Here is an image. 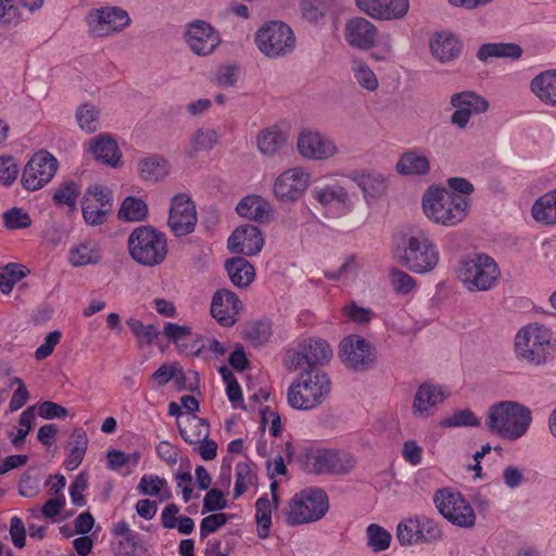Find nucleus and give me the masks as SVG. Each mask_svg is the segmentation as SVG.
Returning a JSON list of instances; mask_svg holds the SVG:
<instances>
[{
    "label": "nucleus",
    "instance_id": "nucleus-54",
    "mask_svg": "<svg viewBox=\"0 0 556 556\" xmlns=\"http://www.w3.org/2000/svg\"><path fill=\"white\" fill-rule=\"evenodd\" d=\"M3 223L10 230L25 229L31 225V218L23 208L12 207L3 214Z\"/></svg>",
    "mask_w": 556,
    "mask_h": 556
},
{
    "label": "nucleus",
    "instance_id": "nucleus-53",
    "mask_svg": "<svg viewBox=\"0 0 556 556\" xmlns=\"http://www.w3.org/2000/svg\"><path fill=\"white\" fill-rule=\"evenodd\" d=\"M479 425H480V420L468 408L457 410L453 415H451L440 421V426L443 428L477 427Z\"/></svg>",
    "mask_w": 556,
    "mask_h": 556
},
{
    "label": "nucleus",
    "instance_id": "nucleus-32",
    "mask_svg": "<svg viewBox=\"0 0 556 556\" xmlns=\"http://www.w3.org/2000/svg\"><path fill=\"white\" fill-rule=\"evenodd\" d=\"M177 426L181 438L189 444L204 441L210 435V425L195 415H188L177 420Z\"/></svg>",
    "mask_w": 556,
    "mask_h": 556
},
{
    "label": "nucleus",
    "instance_id": "nucleus-11",
    "mask_svg": "<svg viewBox=\"0 0 556 556\" xmlns=\"http://www.w3.org/2000/svg\"><path fill=\"white\" fill-rule=\"evenodd\" d=\"M439 513L454 526L470 529L476 523V514L471 505L459 492L440 489L433 495Z\"/></svg>",
    "mask_w": 556,
    "mask_h": 556
},
{
    "label": "nucleus",
    "instance_id": "nucleus-38",
    "mask_svg": "<svg viewBox=\"0 0 556 556\" xmlns=\"http://www.w3.org/2000/svg\"><path fill=\"white\" fill-rule=\"evenodd\" d=\"M313 194L314 198L324 206L332 203H339L346 206L350 203V197L346 189L338 182H330L316 187Z\"/></svg>",
    "mask_w": 556,
    "mask_h": 556
},
{
    "label": "nucleus",
    "instance_id": "nucleus-41",
    "mask_svg": "<svg viewBox=\"0 0 556 556\" xmlns=\"http://www.w3.org/2000/svg\"><path fill=\"white\" fill-rule=\"evenodd\" d=\"M217 132L211 128H199L197 129L186 148V154L189 157H193L198 152L210 151L217 143Z\"/></svg>",
    "mask_w": 556,
    "mask_h": 556
},
{
    "label": "nucleus",
    "instance_id": "nucleus-27",
    "mask_svg": "<svg viewBox=\"0 0 556 556\" xmlns=\"http://www.w3.org/2000/svg\"><path fill=\"white\" fill-rule=\"evenodd\" d=\"M264 239L258 227L243 225L237 228L228 239V248L239 254L256 255L263 248Z\"/></svg>",
    "mask_w": 556,
    "mask_h": 556
},
{
    "label": "nucleus",
    "instance_id": "nucleus-35",
    "mask_svg": "<svg viewBox=\"0 0 556 556\" xmlns=\"http://www.w3.org/2000/svg\"><path fill=\"white\" fill-rule=\"evenodd\" d=\"M521 56V47L517 43H484L477 51L479 61L486 63L492 58L518 60Z\"/></svg>",
    "mask_w": 556,
    "mask_h": 556
},
{
    "label": "nucleus",
    "instance_id": "nucleus-30",
    "mask_svg": "<svg viewBox=\"0 0 556 556\" xmlns=\"http://www.w3.org/2000/svg\"><path fill=\"white\" fill-rule=\"evenodd\" d=\"M429 46L432 55L441 62H448L457 58L462 50L460 41L448 31L432 35Z\"/></svg>",
    "mask_w": 556,
    "mask_h": 556
},
{
    "label": "nucleus",
    "instance_id": "nucleus-56",
    "mask_svg": "<svg viewBox=\"0 0 556 556\" xmlns=\"http://www.w3.org/2000/svg\"><path fill=\"white\" fill-rule=\"evenodd\" d=\"M420 542L431 543L441 539L442 532L438 523L428 517H416Z\"/></svg>",
    "mask_w": 556,
    "mask_h": 556
},
{
    "label": "nucleus",
    "instance_id": "nucleus-15",
    "mask_svg": "<svg viewBox=\"0 0 556 556\" xmlns=\"http://www.w3.org/2000/svg\"><path fill=\"white\" fill-rule=\"evenodd\" d=\"M339 355L344 365L356 371L370 368L375 354L368 341L359 336H349L340 343Z\"/></svg>",
    "mask_w": 556,
    "mask_h": 556
},
{
    "label": "nucleus",
    "instance_id": "nucleus-22",
    "mask_svg": "<svg viewBox=\"0 0 556 556\" xmlns=\"http://www.w3.org/2000/svg\"><path fill=\"white\" fill-rule=\"evenodd\" d=\"M241 308L242 303L235 292L220 289L214 293L211 314L222 326H232Z\"/></svg>",
    "mask_w": 556,
    "mask_h": 556
},
{
    "label": "nucleus",
    "instance_id": "nucleus-19",
    "mask_svg": "<svg viewBox=\"0 0 556 556\" xmlns=\"http://www.w3.org/2000/svg\"><path fill=\"white\" fill-rule=\"evenodd\" d=\"M447 399V393L441 386L425 382L415 392L412 414L419 419H428L433 416L441 404Z\"/></svg>",
    "mask_w": 556,
    "mask_h": 556
},
{
    "label": "nucleus",
    "instance_id": "nucleus-25",
    "mask_svg": "<svg viewBox=\"0 0 556 556\" xmlns=\"http://www.w3.org/2000/svg\"><path fill=\"white\" fill-rule=\"evenodd\" d=\"M298 149L304 157L312 160H326L338 152L331 139L313 131H304L299 136Z\"/></svg>",
    "mask_w": 556,
    "mask_h": 556
},
{
    "label": "nucleus",
    "instance_id": "nucleus-59",
    "mask_svg": "<svg viewBox=\"0 0 556 556\" xmlns=\"http://www.w3.org/2000/svg\"><path fill=\"white\" fill-rule=\"evenodd\" d=\"M18 165L16 161L8 155L0 156V182L4 186L12 185L18 175Z\"/></svg>",
    "mask_w": 556,
    "mask_h": 556
},
{
    "label": "nucleus",
    "instance_id": "nucleus-23",
    "mask_svg": "<svg viewBox=\"0 0 556 556\" xmlns=\"http://www.w3.org/2000/svg\"><path fill=\"white\" fill-rule=\"evenodd\" d=\"M377 35L376 26L365 17H353L344 26L346 42L359 50H369L375 47Z\"/></svg>",
    "mask_w": 556,
    "mask_h": 556
},
{
    "label": "nucleus",
    "instance_id": "nucleus-61",
    "mask_svg": "<svg viewBox=\"0 0 556 556\" xmlns=\"http://www.w3.org/2000/svg\"><path fill=\"white\" fill-rule=\"evenodd\" d=\"M164 334L166 338L175 343L177 348L186 341L189 337H192L191 328L187 325H178L175 323H167L164 327Z\"/></svg>",
    "mask_w": 556,
    "mask_h": 556
},
{
    "label": "nucleus",
    "instance_id": "nucleus-47",
    "mask_svg": "<svg viewBox=\"0 0 556 556\" xmlns=\"http://www.w3.org/2000/svg\"><path fill=\"white\" fill-rule=\"evenodd\" d=\"M76 119L81 130L92 134L98 129L99 111L90 103H84L76 111Z\"/></svg>",
    "mask_w": 556,
    "mask_h": 556
},
{
    "label": "nucleus",
    "instance_id": "nucleus-10",
    "mask_svg": "<svg viewBox=\"0 0 556 556\" xmlns=\"http://www.w3.org/2000/svg\"><path fill=\"white\" fill-rule=\"evenodd\" d=\"M304 465L307 471L318 475H345L354 469L356 459L344 451L317 448L305 453Z\"/></svg>",
    "mask_w": 556,
    "mask_h": 556
},
{
    "label": "nucleus",
    "instance_id": "nucleus-40",
    "mask_svg": "<svg viewBox=\"0 0 556 556\" xmlns=\"http://www.w3.org/2000/svg\"><path fill=\"white\" fill-rule=\"evenodd\" d=\"M70 445V453L64 462V466L67 470L72 471L81 464L85 456L88 445L86 432L81 429H75L71 434Z\"/></svg>",
    "mask_w": 556,
    "mask_h": 556
},
{
    "label": "nucleus",
    "instance_id": "nucleus-3",
    "mask_svg": "<svg viewBox=\"0 0 556 556\" xmlns=\"http://www.w3.org/2000/svg\"><path fill=\"white\" fill-rule=\"evenodd\" d=\"M127 244L130 257L146 267L162 264L168 253L165 233L152 226L135 228L128 237Z\"/></svg>",
    "mask_w": 556,
    "mask_h": 556
},
{
    "label": "nucleus",
    "instance_id": "nucleus-26",
    "mask_svg": "<svg viewBox=\"0 0 556 556\" xmlns=\"http://www.w3.org/2000/svg\"><path fill=\"white\" fill-rule=\"evenodd\" d=\"M351 180L362 190L366 204H374L384 197L389 189L388 178L378 172H356Z\"/></svg>",
    "mask_w": 556,
    "mask_h": 556
},
{
    "label": "nucleus",
    "instance_id": "nucleus-2",
    "mask_svg": "<svg viewBox=\"0 0 556 556\" xmlns=\"http://www.w3.org/2000/svg\"><path fill=\"white\" fill-rule=\"evenodd\" d=\"M469 208V200L445 188L430 187L422 195V210L435 224L453 227L462 223Z\"/></svg>",
    "mask_w": 556,
    "mask_h": 556
},
{
    "label": "nucleus",
    "instance_id": "nucleus-24",
    "mask_svg": "<svg viewBox=\"0 0 556 556\" xmlns=\"http://www.w3.org/2000/svg\"><path fill=\"white\" fill-rule=\"evenodd\" d=\"M87 152L97 162L112 168H117L122 165V151L115 138L110 134H100L91 138L87 146Z\"/></svg>",
    "mask_w": 556,
    "mask_h": 556
},
{
    "label": "nucleus",
    "instance_id": "nucleus-45",
    "mask_svg": "<svg viewBox=\"0 0 556 556\" xmlns=\"http://www.w3.org/2000/svg\"><path fill=\"white\" fill-rule=\"evenodd\" d=\"M355 81L368 91L378 89L379 81L374 71L363 61L354 59L351 65Z\"/></svg>",
    "mask_w": 556,
    "mask_h": 556
},
{
    "label": "nucleus",
    "instance_id": "nucleus-57",
    "mask_svg": "<svg viewBox=\"0 0 556 556\" xmlns=\"http://www.w3.org/2000/svg\"><path fill=\"white\" fill-rule=\"evenodd\" d=\"M34 406L25 409L21 415L18 422L21 428L17 430L16 434L12 438L11 442L16 448H21L25 438L31 429L33 421L35 419Z\"/></svg>",
    "mask_w": 556,
    "mask_h": 556
},
{
    "label": "nucleus",
    "instance_id": "nucleus-48",
    "mask_svg": "<svg viewBox=\"0 0 556 556\" xmlns=\"http://www.w3.org/2000/svg\"><path fill=\"white\" fill-rule=\"evenodd\" d=\"M79 193V187L73 180H68L56 189L52 199L56 205H67L71 211H75Z\"/></svg>",
    "mask_w": 556,
    "mask_h": 556
},
{
    "label": "nucleus",
    "instance_id": "nucleus-14",
    "mask_svg": "<svg viewBox=\"0 0 556 556\" xmlns=\"http://www.w3.org/2000/svg\"><path fill=\"white\" fill-rule=\"evenodd\" d=\"M184 39L189 49L199 56L211 55L222 41L218 30L203 20L188 23Z\"/></svg>",
    "mask_w": 556,
    "mask_h": 556
},
{
    "label": "nucleus",
    "instance_id": "nucleus-62",
    "mask_svg": "<svg viewBox=\"0 0 556 556\" xmlns=\"http://www.w3.org/2000/svg\"><path fill=\"white\" fill-rule=\"evenodd\" d=\"M227 506L224 493L218 489H211L203 498L202 513L218 511Z\"/></svg>",
    "mask_w": 556,
    "mask_h": 556
},
{
    "label": "nucleus",
    "instance_id": "nucleus-44",
    "mask_svg": "<svg viewBox=\"0 0 556 556\" xmlns=\"http://www.w3.org/2000/svg\"><path fill=\"white\" fill-rule=\"evenodd\" d=\"M256 508V522L258 526L257 534L261 539H266L269 534V529L271 526V513L275 507V502L269 501L266 497H261L255 503Z\"/></svg>",
    "mask_w": 556,
    "mask_h": 556
},
{
    "label": "nucleus",
    "instance_id": "nucleus-60",
    "mask_svg": "<svg viewBox=\"0 0 556 556\" xmlns=\"http://www.w3.org/2000/svg\"><path fill=\"white\" fill-rule=\"evenodd\" d=\"M167 484L164 478L159 476L146 475L140 479L138 490L140 493L150 496H156L161 493L162 489Z\"/></svg>",
    "mask_w": 556,
    "mask_h": 556
},
{
    "label": "nucleus",
    "instance_id": "nucleus-55",
    "mask_svg": "<svg viewBox=\"0 0 556 556\" xmlns=\"http://www.w3.org/2000/svg\"><path fill=\"white\" fill-rule=\"evenodd\" d=\"M390 283L396 293L407 294L415 286V279L406 271L392 268L389 274Z\"/></svg>",
    "mask_w": 556,
    "mask_h": 556
},
{
    "label": "nucleus",
    "instance_id": "nucleus-46",
    "mask_svg": "<svg viewBox=\"0 0 556 556\" xmlns=\"http://www.w3.org/2000/svg\"><path fill=\"white\" fill-rule=\"evenodd\" d=\"M271 337V324L268 320H253L245 325L244 338L253 345L260 346Z\"/></svg>",
    "mask_w": 556,
    "mask_h": 556
},
{
    "label": "nucleus",
    "instance_id": "nucleus-39",
    "mask_svg": "<svg viewBox=\"0 0 556 556\" xmlns=\"http://www.w3.org/2000/svg\"><path fill=\"white\" fill-rule=\"evenodd\" d=\"M285 134L277 127L262 130L257 136V148L265 155H275L286 144Z\"/></svg>",
    "mask_w": 556,
    "mask_h": 556
},
{
    "label": "nucleus",
    "instance_id": "nucleus-9",
    "mask_svg": "<svg viewBox=\"0 0 556 556\" xmlns=\"http://www.w3.org/2000/svg\"><path fill=\"white\" fill-rule=\"evenodd\" d=\"M556 352V339L549 328L529 324L523 329V359L534 366L544 365Z\"/></svg>",
    "mask_w": 556,
    "mask_h": 556
},
{
    "label": "nucleus",
    "instance_id": "nucleus-42",
    "mask_svg": "<svg viewBox=\"0 0 556 556\" xmlns=\"http://www.w3.org/2000/svg\"><path fill=\"white\" fill-rule=\"evenodd\" d=\"M148 216V204L136 197H127L117 213L119 220L142 222Z\"/></svg>",
    "mask_w": 556,
    "mask_h": 556
},
{
    "label": "nucleus",
    "instance_id": "nucleus-7",
    "mask_svg": "<svg viewBox=\"0 0 556 556\" xmlns=\"http://www.w3.org/2000/svg\"><path fill=\"white\" fill-rule=\"evenodd\" d=\"M90 36L106 38L124 31L131 24L128 12L117 5L92 8L85 16Z\"/></svg>",
    "mask_w": 556,
    "mask_h": 556
},
{
    "label": "nucleus",
    "instance_id": "nucleus-64",
    "mask_svg": "<svg viewBox=\"0 0 556 556\" xmlns=\"http://www.w3.org/2000/svg\"><path fill=\"white\" fill-rule=\"evenodd\" d=\"M61 337L62 333L60 330L49 332L45 338V342L35 351L36 359L42 361L49 357L53 353L54 348L59 344Z\"/></svg>",
    "mask_w": 556,
    "mask_h": 556
},
{
    "label": "nucleus",
    "instance_id": "nucleus-58",
    "mask_svg": "<svg viewBox=\"0 0 556 556\" xmlns=\"http://www.w3.org/2000/svg\"><path fill=\"white\" fill-rule=\"evenodd\" d=\"M231 516L224 513H216L206 516L200 523V536L205 539L208 534L216 532L219 528L225 526Z\"/></svg>",
    "mask_w": 556,
    "mask_h": 556
},
{
    "label": "nucleus",
    "instance_id": "nucleus-17",
    "mask_svg": "<svg viewBox=\"0 0 556 556\" xmlns=\"http://www.w3.org/2000/svg\"><path fill=\"white\" fill-rule=\"evenodd\" d=\"M83 216L87 224L102 225L106 216L112 212L111 191L101 186H91L87 189L83 199Z\"/></svg>",
    "mask_w": 556,
    "mask_h": 556
},
{
    "label": "nucleus",
    "instance_id": "nucleus-43",
    "mask_svg": "<svg viewBox=\"0 0 556 556\" xmlns=\"http://www.w3.org/2000/svg\"><path fill=\"white\" fill-rule=\"evenodd\" d=\"M302 345L308 357V368H314V365L327 364L332 357V349L324 340H308Z\"/></svg>",
    "mask_w": 556,
    "mask_h": 556
},
{
    "label": "nucleus",
    "instance_id": "nucleus-29",
    "mask_svg": "<svg viewBox=\"0 0 556 556\" xmlns=\"http://www.w3.org/2000/svg\"><path fill=\"white\" fill-rule=\"evenodd\" d=\"M236 212L243 218L265 224L271 219L273 206L263 197L249 194L239 201Z\"/></svg>",
    "mask_w": 556,
    "mask_h": 556
},
{
    "label": "nucleus",
    "instance_id": "nucleus-8",
    "mask_svg": "<svg viewBox=\"0 0 556 556\" xmlns=\"http://www.w3.org/2000/svg\"><path fill=\"white\" fill-rule=\"evenodd\" d=\"M258 50L269 59L286 56L295 48L292 29L283 22L271 21L262 26L255 35Z\"/></svg>",
    "mask_w": 556,
    "mask_h": 556
},
{
    "label": "nucleus",
    "instance_id": "nucleus-16",
    "mask_svg": "<svg viewBox=\"0 0 556 556\" xmlns=\"http://www.w3.org/2000/svg\"><path fill=\"white\" fill-rule=\"evenodd\" d=\"M198 216L197 210L191 198L186 193L176 194L172 199L168 227L177 236H186L194 230Z\"/></svg>",
    "mask_w": 556,
    "mask_h": 556
},
{
    "label": "nucleus",
    "instance_id": "nucleus-4",
    "mask_svg": "<svg viewBox=\"0 0 556 556\" xmlns=\"http://www.w3.org/2000/svg\"><path fill=\"white\" fill-rule=\"evenodd\" d=\"M329 510L327 493L321 489H306L295 494L289 502L286 521L289 526H300L320 520Z\"/></svg>",
    "mask_w": 556,
    "mask_h": 556
},
{
    "label": "nucleus",
    "instance_id": "nucleus-31",
    "mask_svg": "<svg viewBox=\"0 0 556 556\" xmlns=\"http://www.w3.org/2000/svg\"><path fill=\"white\" fill-rule=\"evenodd\" d=\"M100 247L92 240H86L73 245L68 251V262L74 267L97 265L101 262Z\"/></svg>",
    "mask_w": 556,
    "mask_h": 556
},
{
    "label": "nucleus",
    "instance_id": "nucleus-63",
    "mask_svg": "<svg viewBox=\"0 0 556 556\" xmlns=\"http://www.w3.org/2000/svg\"><path fill=\"white\" fill-rule=\"evenodd\" d=\"M88 486V480L87 476L84 472H80L70 488V495L72 498V502L77 507H83L86 505L85 496L83 492Z\"/></svg>",
    "mask_w": 556,
    "mask_h": 556
},
{
    "label": "nucleus",
    "instance_id": "nucleus-50",
    "mask_svg": "<svg viewBox=\"0 0 556 556\" xmlns=\"http://www.w3.org/2000/svg\"><path fill=\"white\" fill-rule=\"evenodd\" d=\"M367 544L374 552H382L389 548L391 534L382 527L371 523L367 527Z\"/></svg>",
    "mask_w": 556,
    "mask_h": 556
},
{
    "label": "nucleus",
    "instance_id": "nucleus-37",
    "mask_svg": "<svg viewBox=\"0 0 556 556\" xmlns=\"http://www.w3.org/2000/svg\"><path fill=\"white\" fill-rule=\"evenodd\" d=\"M167 161L156 154L149 155L138 163V172L140 177L146 181H157L168 174Z\"/></svg>",
    "mask_w": 556,
    "mask_h": 556
},
{
    "label": "nucleus",
    "instance_id": "nucleus-20",
    "mask_svg": "<svg viewBox=\"0 0 556 556\" xmlns=\"http://www.w3.org/2000/svg\"><path fill=\"white\" fill-rule=\"evenodd\" d=\"M455 109L451 116V123L460 129H464L472 113H483L488 110L489 103L471 91L454 93L450 100Z\"/></svg>",
    "mask_w": 556,
    "mask_h": 556
},
{
    "label": "nucleus",
    "instance_id": "nucleus-49",
    "mask_svg": "<svg viewBox=\"0 0 556 556\" xmlns=\"http://www.w3.org/2000/svg\"><path fill=\"white\" fill-rule=\"evenodd\" d=\"M126 324L137 338L140 346L151 345L159 336V331L153 325H144L137 318H129Z\"/></svg>",
    "mask_w": 556,
    "mask_h": 556
},
{
    "label": "nucleus",
    "instance_id": "nucleus-28",
    "mask_svg": "<svg viewBox=\"0 0 556 556\" xmlns=\"http://www.w3.org/2000/svg\"><path fill=\"white\" fill-rule=\"evenodd\" d=\"M395 169L402 176H426L431 169L429 153L419 149L407 150L400 155Z\"/></svg>",
    "mask_w": 556,
    "mask_h": 556
},
{
    "label": "nucleus",
    "instance_id": "nucleus-36",
    "mask_svg": "<svg viewBox=\"0 0 556 556\" xmlns=\"http://www.w3.org/2000/svg\"><path fill=\"white\" fill-rule=\"evenodd\" d=\"M532 218L545 226L556 225V199L551 191L540 197L531 207Z\"/></svg>",
    "mask_w": 556,
    "mask_h": 556
},
{
    "label": "nucleus",
    "instance_id": "nucleus-33",
    "mask_svg": "<svg viewBox=\"0 0 556 556\" xmlns=\"http://www.w3.org/2000/svg\"><path fill=\"white\" fill-rule=\"evenodd\" d=\"M531 90L544 103L556 106V70L538 75L531 81Z\"/></svg>",
    "mask_w": 556,
    "mask_h": 556
},
{
    "label": "nucleus",
    "instance_id": "nucleus-6",
    "mask_svg": "<svg viewBox=\"0 0 556 556\" xmlns=\"http://www.w3.org/2000/svg\"><path fill=\"white\" fill-rule=\"evenodd\" d=\"M458 277L469 291H486L496 285L500 269L492 257L478 254L460 263Z\"/></svg>",
    "mask_w": 556,
    "mask_h": 556
},
{
    "label": "nucleus",
    "instance_id": "nucleus-18",
    "mask_svg": "<svg viewBox=\"0 0 556 556\" xmlns=\"http://www.w3.org/2000/svg\"><path fill=\"white\" fill-rule=\"evenodd\" d=\"M309 174L302 167H293L282 172L274 182V193L283 202L296 201L307 189Z\"/></svg>",
    "mask_w": 556,
    "mask_h": 556
},
{
    "label": "nucleus",
    "instance_id": "nucleus-1",
    "mask_svg": "<svg viewBox=\"0 0 556 556\" xmlns=\"http://www.w3.org/2000/svg\"><path fill=\"white\" fill-rule=\"evenodd\" d=\"M331 391L328 375L318 368H307L289 386L288 404L299 410H311L323 404Z\"/></svg>",
    "mask_w": 556,
    "mask_h": 556
},
{
    "label": "nucleus",
    "instance_id": "nucleus-21",
    "mask_svg": "<svg viewBox=\"0 0 556 556\" xmlns=\"http://www.w3.org/2000/svg\"><path fill=\"white\" fill-rule=\"evenodd\" d=\"M358 9L380 21L399 20L406 15L408 0H356Z\"/></svg>",
    "mask_w": 556,
    "mask_h": 556
},
{
    "label": "nucleus",
    "instance_id": "nucleus-52",
    "mask_svg": "<svg viewBox=\"0 0 556 556\" xmlns=\"http://www.w3.org/2000/svg\"><path fill=\"white\" fill-rule=\"evenodd\" d=\"M418 527V520L415 518H408L399 523L396 536L401 545L420 543Z\"/></svg>",
    "mask_w": 556,
    "mask_h": 556
},
{
    "label": "nucleus",
    "instance_id": "nucleus-12",
    "mask_svg": "<svg viewBox=\"0 0 556 556\" xmlns=\"http://www.w3.org/2000/svg\"><path fill=\"white\" fill-rule=\"evenodd\" d=\"M486 427L507 439L521 437V405L503 401L492 405L488 413Z\"/></svg>",
    "mask_w": 556,
    "mask_h": 556
},
{
    "label": "nucleus",
    "instance_id": "nucleus-34",
    "mask_svg": "<svg viewBox=\"0 0 556 556\" xmlns=\"http://www.w3.org/2000/svg\"><path fill=\"white\" fill-rule=\"evenodd\" d=\"M225 268L231 282L239 287L245 288L255 278V270L251 263L243 257H232L225 264Z\"/></svg>",
    "mask_w": 556,
    "mask_h": 556
},
{
    "label": "nucleus",
    "instance_id": "nucleus-51",
    "mask_svg": "<svg viewBox=\"0 0 556 556\" xmlns=\"http://www.w3.org/2000/svg\"><path fill=\"white\" fill-rule=\"evenodd\" d=\"M255 476L252 466L248 462H241L236 465V484L233 496H241L250 485L254 483Z\"/></svg>",
    "mask_w": 556,
    "mask_h": 556
},
{
    "label": "nucleus",
    "instance_id": "nucleus-13",
    "mask_svg": "<svg viewBox=\"0 0 556 556\" xmlns=\"http://www.w3.org/2000/svg\"><path fill=\"white\" fill-rule=\"evenodd\" d=\"M56 159L46 152L35 153L24 167L21 182L26 190L36 191L46 186L58 170Z\"/></svg>",
    "mask_w": 556,
    "mask_h": 556
},
{
    "label": "nucleus",
    "instance_id": "nucleus-5",
    "mask_svg": "<svg viewBox=\"0 0 556 556\" xmlns=\"http://www.w3.org/2000/svg\"><path fill=\"white\" fill-rule=\"evenodd\" d=\"M400 263L416 274L432 271L439 263V251L430 237L418 230L405 240Z\"/></svg>",
    "mask_w": 556,
    "mask_h": 556
}]
</instances>
